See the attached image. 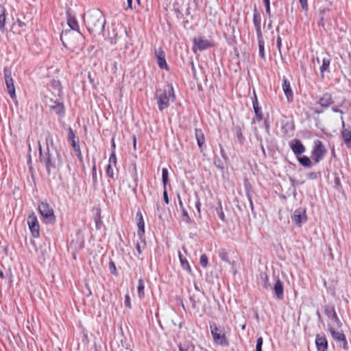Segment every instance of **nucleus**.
Instances as JSON below:
<instances>
[{"label": "nucleus", "instance_id": "obj_1", "mask_svg": "<svg viewBox=\"0 0 351 351\" xmlns=\"http://www.w3.org/2000/svg\"><path fill=\"white\" fill-rule=\"evenodd\" d=\"M84 22L88 32L93 36L104 35V30L106 25V18L103 13L99 10L88 12Z\"/></svg>", "mask_w": 351, "mask_h": 351}, {"label": "nucleus", "instance_id": "obj_2", "mask_svg": "<svg viewBox=\"0 0 351 351\" xmlns=\"http://www.w3.org/2000/svg\"><path fill=\"white\" fill-rule=\"evenodd\" d=\"M39 160L42 165L46 169L49 174H56L60 167V157L57 149H52L51 152L43 151L39 145Z\"/></svg>", "mask_w": 351, "mask_h": 351}, {"label": "nucleus", "instance_id": "obj_3", "mask_svg": "<svg viewBox=\"0 0 351 351\" xmlns=\"http://www.w3.org/2000/svg\"><path fill=\"white\" fill-rule=\"evenodd\" d=\"M158 108L160 111L167 108L170 105V101L176 99L174 89L172 85L168 84L167 88L158 89L156 93Z\"/></svg>", "mask_w": 351, "mask_h": 351}, {"label": "nucleus", "instance_id": "obj_4", "mask_svg": "<svg viewBox=\"0 0 351 351\" xmlns=\"http://www.w3.org/2000/svg\"><path fill=\"white\" fill-rule=\"evenodd\" d=\"M210 329L215 343L221 346H229V341L223 328L213 323L210 324Z\"/></svg>", "mask_w": 351, "mask_h": 351}, {"label": "nucleus", "instance_id": "obj_5", "mask_svg": "<svg viewBox=\"0 0 351 351\" xmlns=\"http://www.w3.org/2000/svg\"><path fill=\"white\" fill-rule=\"evenodd\" d=\"M328 329L336 343L343 350H348L349 349V346L343 332L341 330L337 329L334 326H328Z\"/></svg>", "mask_w": 351, "mask_h": 351}, {"label": "nucleus", "instance_id": "obj_6", "mask_svg": "<svg viewBox=\"0 0 351 351\" xmlns=\"http://www.w3.org/2000/svg\"><path fill=\"white\" fill-rule=\"evenodd\" d=\"M38 210L46 223H53L56 217L53 208L47 202H40L38 204Z\"/></svg>", "mask_w": 351, "mask_h": 351}, {"label": "nucleus", "instance_id": "obj_7", "mask_svg": "<svg viewBox=\"0 0 351 351\" xmlns=\"http://www.w3.org/2000/svg\"><path fill=\"white\" fill-rule=\"evenodd\" d=\"M326 149L320 140H315L313 143V149L311 151V158L315 162L322 160L325 154Z\"/></svg>", "mask_w": 351, "mask_h": 351}, {"label": "nucleus", "instance_id": "obj_8", "mask_svg": "<svg viewBox=\"0 0 351 351\" xmlns=\"http://www.w3.org/2000/svg\"><path fill=\"white\" fill-rule=\"evenodd\" d=\"M193 51L196 50L199 51L208 49L214 46V43L212 40L205 38L203 36L195 37L193 40Z\"/></svg>", "mask_w": 351, "mask_h": 351}, {"label": "nucleus", "instance_id": "obj_9", "mask_svg": "<svg viewBox=\"0 0 351 351\" xmlns=\"http://www.w3.org/2000/svg\"><path fill=\"white\" fill-rule=\"evenodd\" d=\"M292 222L298 227H301L307 221L308 217L306 209L302 208H297L291 216Z\"/></svg>", "mask_w": 351, "mask_h": 351}, {"label": "nucleus", "instance_id": "obj_10", "mask_svg": "<svg viewBox=\"0 0 351 351\" xmlns=\"http://www.w3.org/2000/svg\"><path fill=\"white\" fill-rule=\"evenodd\" d=\"M27 221L32 237L36 239L40 237V225L34 213L29 215Z\"/></svg>", "mask_w": 351, "mask_h": 351}, {"label": "nucleus", "instance_id": "obj_11", "mask_svg": "<svg viewBox=\"0 0 351 351\" xmlns=\"http://www.w3.org/2000/svg\"><path fill=\"white\" fill-rule=\"evenodd\" d=\"M136 221L138 227L137 235L143 244V247H144L146 245L145 240V221L142 212L140 209L136 212Z\"/></svg>", "mask_w": 351, "mask_h": 351}, {"label": "nucleus", "instance_id": "obj_12", "mask_svg": "<svg viewBox=\"0 0 351 351\" xmlns=\"http://www.w3.org/2000/svg\"><path fill=\"white\" fill-rule=\"evenodd\" d=\"M68 141L71 143L77 157L80 160H82V156L80 147L79 138L77 136H76L75 132L71 127L68 128Z\"/></svg>", "mask_w": 351, "mask_h": 351}, {"label": "nucleus", "instance_id": "obj_13", "mask_svg": "<svg viewBox=\"0 0 351 351\" xmlns=\"http://www.w3.org/2000/svg\"><path fill=\"white\" fill-rule=\"evenodd\" d=\"M154 53L156 58L157 64L160 69L169 71V67L165 59V53L162 48L154 49Z\"/></svg>", "mask_w": 351, "mask_h": 351}, {"label": "nucleus", "instance_id": "obj_14", "mask_svg": "<svg viewBox=\"0 0 351 351\" xmlns=\"http://www.w3.org/2000/svg\"><path fill=\"white\" fill-rule=\"evenodd\" d=\"M341 136L343 143L348 148H351V129L350 127L346 128V123L343 117H341Z\"/></svg>", "mask_w": 351, "mask_h": 351}, {"label": "nucleus", "instance_id": "obj_15", "mask_svg": "<svg viewBox=\"0 0 351 351\" xmlns=\"http://www.w3.org/2000/svg\"><path fill=\"white\" fill-rule=\"evenodd\" d=\"M315 343L317 351H328V340L324 334H317L315 337Z\"/></svg>", "mask_w": 351, "mask_h": 351}, {"label": "nucleus", "instance_id": "obj_16", "mask_svg": "<svg viewBox=\"0 0 351 351\" xmlns=\"http://www.w3.org/2000/svg\"><path fill=\"white\" fill-rule=\"evenodd\" d=\"M252 106L256 116V119L258 121H261L263 119V114L261 108L259 106L258 98L255 90L253 93V97H252Z\"/></svg>", "mask_w": 351, "mask_h": 351}, {"label": "nucleus", "instance_id": "obj_17", "mask_svg": "<svg viewBox=\"0 0 351 351\" xmlns=\"http://www.w3.org/2000/svg\"><path fill=\"white\" fill-rule=\"evenodd\" d=\"M289 146L292 152L297 156L300 155L305 152V147L300 140H292L289 143Z\"/></svg>", "mask_w": 351, "mask_h": 351}, {"label": "nucleus", "instance_id": "obj_18", "mask_svg": "<svg viewBox=\"0 0 351 351\" xmlns=\"http://www.w3.org/2000/svg\"><path fill=\"white\" fill-rule=\"evenodd\" d=\"M317 103L324 108H328L334 101L332 95L329 93H325L319 99Z\"/></svg>", "mask_w": 351, "mask_h": 351}, {"label": "nucleus", "instance_id": "obj_19", "mask_svg": "<svg viewBox=\"0 0 351 351\" xmlns=\"http://www.w3.org/2000/svg\"><path fill=\"white\" fill-rule=\"evenodd\" d=\"M282 90L287 100L291 101L293 99V93L291 87L290 82L286 77H284L282 80Z\"/></svg>", "mask_w": 351, "mask_h": 351}, {"label": "nucleus", "instance_id": "obj_20", "mask_svg": "<svg viewBox=\"0 0 351 351\" xmlns=\"http://www.w3.org/2000/svg\"><path fill=\"white\" fill-rule=\"evenodd\" d=\"M67 24L73 30L79 32L78 22L74 15H72L70 10L66 12Z\"/></svg>", "mask_w": 351, "mask_h": 351}, {"label": "nucleus", "instance_id": "obj_21", "mask_svg": "<svg viewBox=\"0 0 351 351\" xmlns=\"http://www.w3.org/2000/svg\"><path fill=\"white\" fill-rule=\"evenodd\" d=\"M274 291L278 300H282L284 298V287L283 284L279 278L276 280Z\"/></svg>", "mask_w": 351, "mask_h": 351}, {"label": "nucleus", "instance_id": "obj_22", "mask_svg": "<svg viewBox=\"0 0 351 351\" xmlns=\"http://www.w3.org/2000/svg\"><path fill=\"white\" fill-rule=\"evenodd\" d=\"M331 59L329 57V56H326L322 58V65L319 67L320 73L322 75V77H324V73L325 72H330L329 67L330 65Z\"/></svg>", "mask_w": 351, "mask_h": 351}, {"label": "nucleus", "instance_id": "obj_23", "mask_svg": "<svg viewBox=\"0 0 351 351\" xmlns=\"http://www.w3.org/2000/svg\"><path fill=\"white\" fill-rule=\"evenodd\" d=\"M195 136L197 141V145L201 152L203 151V146L205 144L204 134L201 129L196 128L195 130Z\"/></svg>", "mask_w": 351, "mask_h": 351}, {"label": "nucleus", "instance_id": "obj_24", "mask_svg": "<svg viewBox=\"0 0 351 351\" xmlns=\"http://www.w3.org/2000/svg\"><path fill=\"white\" fill-rule=\"evenodd\" d=\"M45 141L46 149H43V151L51 152L52 149H56V147L54 145L53 136L49 132H47L45 134Z\"/></svg>", "mask_w": 351, "mask_h": 351}, {"label": "nucleus", "instance_id": "obj_25", "mask_svg": "<svg viewBox=\"0 0 351 351\" xmlns=\"http://www.w3.org/2000/svg\"><path fill=\"white\" fill-rule=\"evenodd\" d=\"M178 257L182 268L189 274H191L192 272V269L187 259L183 256L180 252H178Z\"/></svg>", "mask_w": 351, "mask_h": 351}, {"label": "nucleus", "instance_id": "obj_26", "mask_svg": "<svg viewBox=\"0 0 351 351\" xmlns=\"http://www.w3.org/2000/svg\"><path fill=\"white\" fill-rule=\"evenodd\" d=\"M94 221L95 223V227L97 230H99L103 226H104V223L102 221L101 210H100V208H97L96 210L95 214L94 215Z\"/></svg>", "mask_w": 351, "mask_h": 351}, {"label": "nucleus", "instance_id": "obj_27", "mask_svg": "<svg viewBox=\"0 0 351 351\" xmlns=\"http://www.w3.org/2000/svg\"><path fill=\"white\" fill-rule=\"evenodd\" d=\"M253 24L255 29L261 27V14L256 8L253 11Z\"/></svg>", "mask_w": 351, "mask_h": 351}, {"label": "nucleus", "instance_id": "obj_28", "mask_svg": "<svg viewBox=\"0 0 351 351\" xmlns=\"http://www.w3.org/2000/svg\"><path fill=\"white\" fill-rule=\"evenodd\" d=\"M234 133L239 143L243 144L245 141V137L243 135V126L236 125L234 128Z\"/></svg>", "mask_w": 351, "mask_h": 351}, {"label": "nucleus", "instance_id": "obj_29", "mask_svg": "<svg viewBox=\"0 0 351 351\" xmlns=\"http://www.w3.org/2000/svg\"><path fill=\"white\" fill-rule=\"evenodd\" d=\"M26 26V24L25 23L20 21V20H17L16 22L13 25V29H14V33H16L18 34H22V33L25 31V27Z\"/></svg>", "mask_w": 351, "mask_h": 351}, {"label": "nucleus", "instance_id": "obj_30", "mask_svg": "<svg viewBox=\"0 0 351 351\" xmlns=\"http://www.w3.org/2000/svg\"><path fill=\"white\" fill-rule=\"evenodd\" d=\"M3 75H4V79L5 82V85H13L14 84V80L12 77V72L11 70L9 68H4L3 69Z\"/></svg>", "mask_w": 351, "mask_h": 351}, {"label": "nucleus", "instance_id": "obj_31", "mask_svg": "<svg viewBox=\"0 0 351 351\" xmlns=\"http://www.w3.org/2000/svg\"><path fill=\"white\" fill-rule=\"evenodd\" d=\"M145 283L142 278L138 280L137 293L140 300L145 298Z\"/></svg>", "mask_w": 351, "mask_h": 351}, {"label": "nucleus", "instance_id": "obj_32", "mask_svg": "<svg viewBox=\"0 0 351 351\" xmlns=\"http://www.w3.org/2000/svg\"><path fill=\"white\" fill-rule=\"evenodd\" d=\"M6 10L0 4V29H3L5 25Z\"/></svg>", "mask_w": 351, "mask_h": 351}, {"label": "nucleus", "instance_id": "obj_33", "mask_svg": "<svg viewBox=\"0 0 351 351\" xmlns=\"http://www.w3.org/2000/svg\"><path fill=\"white\" fill-rule=\"evenodd\" d=\"M331 324L328 326H334L337 329H340L342 326V323L337 316V314H335L332 317L329 318Z\"/></svg>", "mask_w": 351, "mask_h": 351}, {"label": "nucleus", "instance_id": "obj_34", "mask_svg": "<svg viewBox=\"0 0 351 351\" xmlns=\"http://www.w3.org/2000/svg\"><path fill=\"white\" fill-rule=\"evenodd\" d=\"M179 351H193L195 348L191 343H180L178 346Z\"/></svg>", "mask_w": 351, "mask_h": 351}, {"label": "nucleus", "instance_id": "obj_35", "mask_svg": "<svg viewBox=\"0 0 351 351\" xmlns=\"http://www.w3.org/2000/svg\"><path fill=\"white\" fill-rule=\"evenodd\" d=\"M324 313L329 319L330 317H332L335 314H336L335 306L332 305H326L324 306Z\"/></svg>", "mask_w": 351, "mask_h": 351}, {"label": "nucleus", "instance_id": "obj_36", "mask_svg": "<svg viewBox=\"0 0 351 351\" xmlns=\"http://www.w3.org/2000/svg\"><path fill=\"white\" fill-rule=\"evenodd\" d=\"M243 184H244V188H245L246 196L247 197H248V195L251 196L253 193V189H252V186L251 184L250 183V182L247 178H245L244 179Z\"/></svg>", "mask_w": 351, "mask_h": 351}, {"label": "nucleus", "instance_id": "obj_37", "mask_svg": "<svg viewBox=\"0 0 351 351\" xmlns=\"http://www.w3.org/2000/svg\"><path fill=\"white\" fill-rule=\"evenodd\" d=\"M258 54L261 58L263 60H266L265 53V41L258 43Z\"/></svg>", "mask_w": 351, "mask_h": 351}, {"label": "nucleus", "instance_id": "obj_38", "mask_svg": "<svg viewBox=\"0 0 351 351\" xmlns=\"http://www.w3.org/2000/svg\"><path fill=\"white\" fill-rule=\"evenodd\" d=\"M52 108L58 114H64V107L62 103H58L56 105L52 106Z\"/></svg>", "mask_w": 351, "mask_h": 351}, {"label": "nucleus", "instance_id": "obj_39", "mask_svg": "<svg viewBox=\"0 0 351 351\" xmlns=\"http://www.w3.org/2000/svg\"><path fill=\"white\" fill-rule=\"evenodd\" d=\"M261 280L263 281V286L265 289H268L271 287V285L269 282V277L266 273L261 274Z\"/></svg>", "mask_w": 351, "mask_h": 351}, {"label": "nucleus", "instance_id": "obj_40", "mask_svg": "<svg viewBox=\"0 0 351 351\" xmlns=\"http://www.w3.org/2000/svg\"><path fill=\"white\" fill-rule=\"evenodd\" d=\"M216 212L218 217L223 221H225L226 216L223 211V208L221 202L219 203V206L216 208Z\"/></svg>", "mask_w": 351, "mask_h": 351}, {"label": "nucleus", "instance_id": "obj_41", "mask_svg": "<svg viewBox=\"0 0 351 351\" xmlns=\"http://www.w3.org/2000/svg\"><path fill=\"white\" fill-rule=\"evenodd\" d=\"M299 161L300 164L304 167H310L311 165V161L308 156H303L300 158Z\"/></svg>", "mask_w": 351, "mask_h": 351}, {"label": "nucleus", "instance_id": "obj_42", "mask_svg": "<svg viewBox=\"0 0 351 351\" xmlns=\"http://www.w3.org/2000/svg\"><path fill=\"white\" fill-rule=\"evenodd\" d=\"M219 256L223 261L230 263L228 253L226 250H222L219 251Z\"/></svg>", "mask_w": 351, "mask_h": 351}, {"label": "nucleus", "instance_id": "obj_43", "mask_svg": "<svg viewBox=\"0 0 351 351\" xmlns=\"http://www.w3.org/2000/svg\"><path fill=\"white\" fill-rule=\"evenodd\" d=\"M182 221L186 223L191 222L190 216L185 208L181 210Z\"/></svg>", "mask_w": 351, "mask_h": 351}, {"label": "nucleus", "instance_id": "obj_44", "mask_svg": "<svg viewBox=\"0 0 351 351\" xmlns=\"http://www.w3.org/2000/svg\"><path fill=\"white\" fill-rule=\"evenodd\" d=\"M199 263L202 265V267L206 268L208 265V258L206 256V254H202L199 258Z\"/></svg>", "mask_w": 351, "mask_h": 351}, {"label": "nucleus", "instance_id": "obj_45", "mask_svg": "<svg viewBox=\"0 0 351 351\" xmlns=\"http://www.w3.org/2000/svg\"><path fill=\"white\" fill-rule=\"evenodd\" d=\"M8 93L10 95V97L14 99L16 98V93H15V87L14 85H9L6 86Z\"/></svg>", "mask_w": 351, "mask_h": 351}, {"label": "nucleus", "instance_id": "obj_46", "mask_svg": "<svg viewBox=\"0 0 351 351\" xmlns=\"http://www.w3.org/2000/svg\"><path fill=\"white\" fill-rule=\"evenodd\" d=\"M325 12H326L325 9H323L319 11L320 19L317 23L318 26H319V27H324L325 25V21H324V15L325 14Z\"/></svg>", "mask_w": 351, "mask_h": 351}, {"label": "nucleus", "instance_id": "obj_47", "mask_svg": "<svg viewBox=\"0 0 351 351\" xmlns=\"http://www.w3.org/2000/svg\"><path fill=\"white\" fill-rule=\"evenodd\" d=\"M263 343V339L262 337H259L256 340V351H262Z\"/></svg>", "mask_w": 351, "mask_h": 351}, {"label": "nucleus", "instance_id": "obj_48", "mask_svg": "<svg viewBox=\"0 0 351 351\" xmlns=\"http://www.w3.org/2000/svg\"><path fill=\"white\" fill-rule=\"evenodd\" d=\"M124 305L129 309L132 308L130 296L128 293L125 295Z\"/></svg>", "mask_w": 351, "mask_h": 351}, {"label": "nucleus", "instance_id": "obj_49", "mask_svg": "<svg viewBox=\"0 0 351 351\" xmlns=\"http://www.w3.org/2000/svg\"><path fill=\"white\" fill-rule=\"evenodd\" d=\"M255 30H256V33L258 43L263 42L264 39H263L261 27H259L258 29H255Z\"/></svg>", "mask_w": 351, "mask_h": 351}, {"label": "nucleus", "instance_id": "obj_50", "mask_svg": "<svg viewBox=\"0 0 351 351\" xmlns=\"http://www.w3.org/2000/svg\"><path fill=\"white\" fill-rule=\"evenodd\" d=\"M289 129L291 130V131L293 132L294 129H295V127H294V125L293 123H287L284 126H282V130H285V133H287V130Z\"/></svg>", "mask_w": 351, "mask_h": 351}, {"label": "nucleus", "instance_id": "obj_51", "mask_svg": "<svg viewBox=\"0 0 351 351\" xmlns=\"http://www.w3.org/2000/svg\"><path fill=\"white\" fill-rule=\"evenodd\" d=\"M195 198H196L195 208H196L198 213L200 215L201 214V202H200V199H199L197 194H195Z\"/></svg>", "mask_w": 351, "mask_h": 351}, {"label": "nucleus", "instance_id": "obj_52", "mask_svg": "<svg viewBox=\"0 0 351 351\" xmlns=\"http://www.w3.org/2000/svg\"><path fill=\"white\" fill-rule=\"evenodd\" d=\"M276 46H277V48H278V50L279 51L280 55L282 56V51H281L282 38H281V37L280 36H277V38H276Z\"/></svg>", "mask_w": 351, "mask_h": 351}, {"label": "nucleus", "instance_id": "obj_53", "mask_svg": "<svg viewBox=\"0 0 351 351\" xmlns=\"http://www.w3.org/2000/svg\"><path fill=\"white\" fill-rule=\"evenodd\" d=\"M109 269L110 270V272L114 274V275H117V269H116V266H115V264L113 261H110V263H109Z\"/></svg>", "mask_w": 351, "mask_h": 351}, {"label": "nucleus", "instance_id": "obj_54", "mask_svg": "<svg viewBox=\"0 0 351 351\" xmlns=\"http://www.w3.org/2000/svg\"><path fill=\"white\" fill-rule=\"evenodd\" d=\"M265 8V13L269 16L271 17V8H270V3L267 2L266 3H264Z\"/></svg>", "mask_w": 351, "mask_h": 351}, {"label": "nucleus", "instance_id": "obj_55", "mask_svg": "<svg viewBox=\"0 0 351 351\" xmlns=\"http://www.w3.org/2000/svg\"><path fill=\"white\" fill-rule=\"evenodd\" d=\"M290 181L292 184L293 186H295L296 185L302 184L304 182V181H297L295 179H294L293 177H289Z\"/></svg>", "mask_w": 351, "mask_h": 351}, {"label": "nucleus", "instance_id": "obj_56", "mask_svg": "<svg viewBox=\"0 0 351 351\" xmlns=\"http://www.w3.org/2000/svg\"><path fill=\"white\" fill-rule=\"evenodd\" d=\"M113 33L114 36L113 37H110V40L112 44H116L117 42L118 36L115 29H113Z\"/></svg>", "mask_w": 351, "mask_h": 351}, {"label": "nucleus", "instance_id": "obj_57", "mask_svg": "<svg viewBox=\"0 0 351 351\" xmlns=\"http://www.w3.org/2000/svg\"><path fill=\"white\" fill-rule=\"evenodd\" d=\"M114 163V165H116V162H117V157H116V154L114 152H112L110 156V158H109V164L111 165V163Z\"/></svg>", "mask_w": 351, "mask_h": 351}, {"label": "nucleus", "instance_id": "obj_58", "mask_svg": "<svg viewBox=\"0 0 351 351\" xmlns=\"http://www.w3.org/2000/svg\"><path fill=\"white\" fill-rule=\"evenodd\" d=\"M302 8L304 10H308V1L307 0H299Z\"/></svg>", "mask_w": 351, "mask_h": 351}, {"label": "nucleus", "instance_id": "obj_59", "mask_svg": "<svg viewBox=\"0 0 351 351\" xmlns=\"http://www.w3.org/2000/svg\"><path fill=\"white\" fill-rule=\"evenodd\" d=\"M335 187L337 190H340V189H341V182L339 177H335Z\"/></svg>", "mask_w": 351, "mask_h": 351}, {"label": "nucleus", "instance_id": "obj_60", "mask_svg": "<svg viewBox=\"0 0 351 351\" xmlns=\"http://www.w3.org/2000/svg\"><path fill=\"white\" fill-rule=\"evenodd\" d=\"M163 199L164 202L168 204L169 203L167 189H165L163 191Z\"/></svg>", "mask_w": 351, "mask_h": 351}, {"label": "nucleus", "instance_id": "obj_61", "mask_svg": "<svg viewBox=\"0 0 351 351\" xmlns=\"http://www.w3.org/2000/svg\"><path fill=\"white\" fill-rule=\"evenodd\" d=\"M106 173L108 176H112L113 175V169H112L111 165L108 164L106 167Z\"/></svg>", "mask_w": 351, "mask_h": 351}, {"label": "nucleus", "instance_id": "obj_62", "mask_svg": "<svg viewBox=\"0 0 351 351\" xmlns=\"http://www.w3.org/2000/svg\"><path fill=\"white\" fill-rule=\"evenodd\" d=\"M248 201H249V203H250V208H251V210L252 212H254V204H253V201H252V195L250 196L248 195V197H247Z\"/></svg>", "mask_w": 351, "mask_h": 351}, {"label": "nucleus", "instance_id": "obj_63", "mask_svg": "<svg viewBox=\"0 0 351 351\" xmlns=\"http://www.w3.org/2000/svg\"><path fill=\"white\" fill-rule=\"evenodd\" d=\"M177 197H178V204H179V206L180 208V210L184 209V204H183V202H182V201L181 199V197H180V194L177 195Z\"/></svg>", "mask_w": 351, "mask_h": 351}, {"label": "nucleus", "instance_id": "obj_64", "mask_svg": "<svg viewBox=\"0 0 351 351\" xmlns=\"http://www.w3.org/2000/svg\"><path fill=\"white\" fill-rule=\"evenodd\" d=\"M136 250L138 252V255L142 254L141 245L139 242L136 244Z\"/></svg>", "mask_w": 351, "mask_h": 351}]
</instances>
